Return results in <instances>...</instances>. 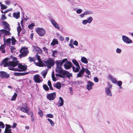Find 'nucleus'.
Here are the masks:
<instances>
[{
    "instance_id": "nucleus-2",
    "label": "nucleus",
    "mask_w": 133,
    "mask_h": 133,
    "mask_svg": "<svg viewBox=\"0 0 133 133\" xmlns=\"http://www.w3.org/2000/svg\"><path fill=\"white\" fill-rule=\"evenodd\" d=\"M67 60V59H65L62 61L59 60L56 62V63L57 64V67L56 69V72L58 74H62L63 72H64V70H63L61 66Z\"/></svg>"
},
{
    "instance_id": "nucleus-27",
    "label": "nucleus",
    "mask_w": 133,
    "mask_h": 133,
    "mask_svg": "<svg viewBox=\"0 0 133 133\" xmlns=\"http://www.w3.org/2000/svg\"><path fill=\"white\" fill-rule=\"evenodd\" d=\"M18 26L17 27V30L18 32V36H19V34L22 29L21 26H20V24L18 22Z\"/></svg>"
},
{
    "instance_id": "nucleus-41",
    "label": "nucleus",
    "mask_w": 133,
    "mask_h": 133,
    "mask_svg": "<svg viewBox=\"0 0 133 133\" xmlns=\"http://www.w3.org/2000/svg\"><path fill=\"white\" fill-rule=\"evenodd\" d=\"M38 114L41 117H42L43 116V111L41 110H39Z\"/></svg>"
},
{
    "instance_id": "nucleus-15",
    "label": "nucleus",
    "mask_w": 133,
    "mask_h": 133,
    "mask_svg": "<svg viewBox=\"0 0 133 133\" xmlns=\"http://www.w3.org/2000/svg\"><path fill=\"white\" fill-rule=\"evenodd\" d=\"M94 85V83L93 82L90 81H89L88 82L87 85V89L89 90L92 89V87Z\"/></svg>"
},
{
    "instance_id": "nucleus-7",
    "label": "nucleus",
    "mask_w": 133,
    "mask_h": 133,
    "mask_svg": "<svg viewBox=\"0 0 133 133\" xmlns=\"http://www.w3.org/2000/svg\"><path fill=\"white\" fill-rule=\"evenodd\" d=\"M36 31L40 36H43L45 34V30L42 28H37L36 29Z\"/></svg>"
},
{
    "instance_id": "nucleus-32",
    "label": "nucleus",
    "mask_w": 133,
    "mask_h": 133,
    "mask_svg": "<svg viewBox=\"0 0 133 133\" xmlns=\"http://www.w3.org/2000/svg\"><path fill=\"white\" fill-rule=\"evenodd\" d=\"M28 73V72H24L22 73H15L14 74L16 76H18L20 75H25L27 74Z\"/></svg>"
},
{
    "instance_id": "nucleus-46",
    "label": "nucleus",
    "mask_w": 133,
    "mask_h": 133,
    "mask_svg": "<svg viewBox=\"0 0 133 133\" xmlns=\"http://www.w3.org/2000/svg\"><path fill=\"white\" fill-rule=\"evenodd\" d=\"M116 51L117 53L120 54L122 52V50L119 48H117L116 49Z\"/></svg>"
},
{
    "instance_id": "nucleus-64",
    "label": "nucleus",
    "mask_w": 133,
    "mask_h": 133,
    "mask_svg": "<svg viewBox=\"0 0 133 133\" xmlns=\"http://www.w3.org/2000/svg\"><path fill=\"white\" fill-rule=\"evenodd\" d=\"M69 46L71 48H73L74 47L72 44H69Z\"/></svg>"
},
{
    "instance_id": "nucleus-58",
    "label": "nucleus",
    "mask_w": 133,
    "mask_h": 133,
    "mask_svg": "<svg viewBox=\"0 0 133 133\" xmlns=\"http://www.w3.org/2000/svg\"><path fill=\"white\" fill-rule=\"evenodd\" d=\"M48 85L50 87L51 86V81H48Z\"/></svg>"
},
{
    "instance_id": "nucleus-42",
    "label": "nucleus",
    "mask_w": 133,
    "mask_h": 133,
    "mask_svg": "<svg viewBox=\"0 0 133 133\" xmlns=\"http://www.w3.org/2000/svg\"><path fill=\"white\" fill-rule=\"evenodd\" d=\"M43 88L44 89L48 91L49 90L48 87L46 84L43 85Z\"/></svg>"
},
{
    "instance_id": "nucleus-39",
    "label": "nucleus",
    "mask_w": 133,
    "mask_h": 133,
    "mask_svg": "<svg viewBox=\"0 0 133 133\" xmlns=\"http://www.w3.org/2000/svg\"><path fill=\"white\" fill-rule=\"evenodd\" d=\"M54 73V71H53L52 73V77L53 80L54 81H56L57 79L55 77Z\"/></svg>"
},
{
    "instance_id": "nucleus-18",
    "label": "nucleus",
    "mask_w": 133,
    "mask_h": 133,
    "mask_svg": "<svg viewBox=\"0 0 133 133\" xmlns=\"http://www.w3.org/2000/svg\"><path fill=\"white\" fill-rule=\"evenodd\" d=\"M72 63H71L68 62L66 63L64 65V68L65 69H68L71 68L72 66Z\"/></svg>"
},
{
    "instance_id": "nucleus-54",
    "label": "nucleus",
    "mask_w": 133,
    "mask_h": 133,
    "mask_svg": "<svg viewBox=\"0 0 133 133\" xmlns=\"http://www.w3.org/2000/svg\"><path fill=\"white\" fill-rule=\"evenodd\" d=\"M46 116L50 118H53L54 117L53 115L50 114H47Z\"/></svg>"
},
{
    "instance_id": "nucleus-59",
    "label": "nucleus",
    "mask_w": 133,
    "mask_h": 133,
    "mask_svg": "<svg viewBox=\"0 0 133 133\" xmlns=\"http://www.w3.org/2000/svg\"><path fill=\"white\" fill-rule=\"evenodd\" d=\"M108 87H107L108 88H109V89H110L112 88V86L110 84H108Z\"/></svg>"
},
{
    "instance_id": "nucleus-53",
    "label": "nucleus",
    "mask_w": 133,
    "mask_h": 133,
    "mask_svg": "<svg viewBox=\"0 0 133 133\" xmlns=\"http://www.w3.org/2000/svg\"><path fill=\"white\" fill-rule=\"evenodd\" d=\"M57 51H53V53L52 54V56L54 57H55L56 56L55 55L57 54Z\"/></svg>"
},
{
    "instance_id": "nucleus-63",
    "label": "nucleus",
    "mask_w": 133,
    "mask_h": 133,
    "mask_svg": "<svg viewBox=\"0 0 133 133\" xmlns=\"http://www.w3.org/2000/svg\"><path fill=\"white\" fill-rule=\"evenodd\" d=\"M9 11L8 10H7L6 11H1V12L3 13H7L8 11Z\"/></svg>"
},
{
    "instance_id": "nucleus-11",
    "label": "nucleus",
    "mask_w": 133,
    "mask_h": 133,
    "mask_svg": "<svg viewBox=\"0 0 133 133\" xmlns=\"http://www.w3.org/2000/svg\"><path fill=\"white\" fill-rule=\"evenodd\" d=\"M93 20V18L90 16L87 18V19L83 20L82 21V23L84 25H86L87 24H90Z\"/></svg>"
},
{
    "instance_id": "nucleus-43",
    "label": "nucleus",
    "mask_w": 133,
    "mask_h": 133,
    "mask_svg": "<svg viewBox=\"0 0 133 133\" xmlns=\"http://www.w3.org/2000/svg\"><path fill=\"white\" fill-rule=\"evenodd\" d=\"M5 127L4 124L2 122H0V128H4Z\"/></svg>"
},
{
    "instance_id": "nucleus-19",
    "label": "nucleus",
    "mask_w": 133,
    "mask_h": 133,
    "mask_svg": "<svg viewBox=\"0 0 133 133\" xmlns=\"http://www.w3.org/2000/svg\"><path fill=\"white\" fill-rule=\"evenodd\" d=\"M105 91L106 94L108 96L111 97L112 95L111 91L109 88L106 87L105 89Z\"/></svg>"
},
{
    "instance_id": "nucleus-37",
    "label": "nucleus",
    "mask_w": 133,
    "mask_h": 133,
    "mask_svg": "<svg viewBox=\"0 0 133 133\" xmlns=\"http://www.w3.org/2000/svg\"><path fill=\"white\" fill-rule=\"evenodd\" d=\"M48 121L50 122L51 126H53L54 125V123L49 118L48 119Z\"/></svg>"
},
{
    "instance_id": "nucleus-22",
    "label": "nucleus",
    "mask_w": 133,
    "mask_h": 133,
    "mask_svg": "<svg viewBox=\"0 0 133 133\" xmlns=\"http://www.w3.org/2000/svg\"><path fill=\"white\" fill-rule=\"evenodd\" d=\"M36 57L37 60L38 61V62L40 64V65H41V66H43V65H44V66H45V64H43L42 61H41V59H40V56L38 55L37 53V54H36Z\"/></svg>"
},
{
    "instance_id": "nucleus-31",
    "label": "nucleus",
    "mask_w": 133,
    "mask_h": 133,
    "mask_svg": "<svg viewBox=\"0 0 133 133\" xmlns=\"http://www.w3.org/2000/svg\"><path fill=\"white\" fill-rule=\"evenodd\" d=\"M72 63L76 66H79L78 62L75 59H73L72 60Z\"/></svg>"
},
{
    "instance_id": "nucleus-62",
    "label": "nucleus",
    "mask_w": 133,
    "mask_h": 133,
    "mask_svg": "<svg viewBox=\"0 0 133 133\" xmlns=\"http://www.w3.org/2000/svg\"><path fill=\"white\" fill-rule=\"evenodd\" d=\"M5 3L8 5H9L10 3V2L9 1H5Z\"/></svg>"
},
{
    "instance_id": "nucleus-5",
    "label": "nucleus",
    "mask_w": 133,
    "mask_h": 133,
    "mask_svg": "<svg viewBox=\"0 0 133 133\" xmlns=\"http://www.w3.org/2000/svg\"><path fill=\"white\" fill-rule=\"evenodd\" d=\"M20 52L21 54L19 55V57L20 58H22L26 56L29 52V51L27 48L23 47L20 50Z\"/></svg>"
},
{
    "instance_id": "nucleus-47",
    "label": "nucleus",
    "mask_w": 133,
    "mask_h": 133,
    "mask_svg": "<svg viewBox=\"0 0 133 133\" xmlns=\"http://www.w3.org/2000/svg\"><path fill=\"white\" fill-rule=\"evenodd\" d=\"M57 35H58L57 36L58 37L60 40L62 41H63L64 40L63 37L62 36H59L58 34H57Z\"/></svg>"
},
{
    "instance_id": "nucleus-49",
    "label": "nucleus",
    "mask_w": 133,
    "mask_h": 133,
    "mask_svg": "<svg viewBox=\"0 0 133 133\" xmlns=\"http://www.w3.org/2000/svg\"><path fill=\"white\" fill-rule=\"evenodd\" d=\"M15 48L14 46H12L10 50L11 51V52L12 53H13L15 51Z\"/></svg>"
},
{
    "instance_id": "nucleus-40",
    "label": "nucleus",
    "mask_w": 133,
    "mask_h": 133,
    "mask_svg": "<svg viewBox=\"0 0 133 133\" xmlns=\"http://www.w3.org/2000/svg\"><path fill=\"white\" fill-rule=\"evenodd\" d=\"M31 112V121L32 122H34V114L32 112Z\"/></svg>"
},
{
    "instance_id": "nucleus-1",
    "label": "nucleus",
    "mask_w": 133,
    "mask_h": 133,
    "mask_svg": "<svg viewBox=\"0 0 133 133\" xmlns=\"http://www.w3.org/2000/svg\"><path fill=\"white\" fill-rule=\"evenodd\" d=\"M17 59L16 57H14L13 58L14 61L8 62V61L9 59L6 58L2 61V64H1V65L3 64L4 67L8 66L9 67V69L11 70L18 71H25L27 69L26 66L20 64H18V67L20 69L14 68L18 65L19 62L18 61H17Z\"/></svg>"
},
{
    "instance_id": "nucleus-10",
    "label": "nucleus",
    "mask_w": 133,
    "mask_h": 133,
    "mask_svg": "<svg viewBox=\"0 0 133 133\" xmlns=\"http://www.w3.org/2000/svg\"><path fill=\"white\" fill-rule=\"evenodd\" d=\"M34 79L35 82L37 83H40L42 82L43 79L39 75L37 74L35 75L34 77Z\"/></svg>"
},
{
    "instance_id": "nucleus-25",
    "label": "nucleus",
    "mask_w": 133,
    "mask_h": 133,
    "mask_svg": "<svg viewBox=\"0 0 133 133\" xmlns=\"http://www.w3.org/2000/svg\"><path fill=\"white\" fill-rule=\"evenodd\" d=\"M5 46V44H4L1 45L0 47V51L3 53H5V50L4 49Z\"/></svg>"
},
{
    "instance_id": "nucleus-29",
    "label": "nucleus",
    "mask_w": 133,
    "mask_h": 133,
    "mask_svg": "<svg viewBox=\"0 0 133 133\" xmlns=\"http://www.w3.org/2000/svg\"><path fill=\"white\" fill-rule=\"evenodd\" d=\"M54 86L58 89H60L61 87V83L59 82H58L54 84Z\"/></svg>"
},
{
    "instance_id": "nucleus-20",
    "label": "nucleus",
    "mask_w": 133,
    "mask_h": 133,
    "mask_svg": "<svg viewBox=\"0 0 133 133\" xmlns=\"http://www.w3.org/2000/svg\"><path fill=\"white\" fill-rule=\"evenodd\" d=\"M64 100L61 97H59V100L57 103L58 106L61 107L62 106L63 104Z\"/></svg>"
},
{
    "instance_id": "nucleus-33",
    "label": "nucleus",
    "mask_w": 133,
    "mask_h": 133,
    "mask_svg": "<svg viewBox=\"0 0 133 133\" xmlns=\"http://www.w3.org/2000/svg\"><path fill=\"white\" fill-rule=\"evenodd\" d=\"M17 96V95L16 93H14V94L13 96L12 97L11 99V101H13L15 100Z\"/></svg>"
},
{
    "instance_id": "nucleus-8",
    "label": "nucleus",
    "mask_w": 133,
    "mask_h": 133,
    "mask_svg": "<svg viewBox=\"0 0 133 133\" xmlns=\"http://www.w3.org/2000/svg\"><path fill=\"white\" fill-rule=\"evenodd\" d=\"M122 38L123 41L127 44H129L132 43L131 39L126 36L122 35Z\"/></svg>"
},
{
    "instance_id": "nucleus-21",
    "label": "nucleus",
    "mask_w": 133,
    "mask_h": 133,
    "mask_svg": "<svg viewBox=\"0 0 133 133\" xmlns=\"http://www.w3.org/2000/svg\"><path fill=\"white\" fill-rule=\"evenodd\" d=\"M13 17L15 18L18 19L20 17V13L19 11L15 12L13 14Z\"/></svg>"
},
{
    "instance_id": "nucleus-12",
    "label": "nucleus",
    "mask_w": 133,
    "mask_h": 133,
    "mask_svg": "<svg viewBox=\"0 0 133 133\" xmlns=\"http://www.w3.org/2000/svg\"><path fill=\"white\" fill-rule=\"evenodd\" d=\"M56 97V94L55 92L51 93L48 95L47 96L48 99L50 101L53 100Z\"/></svg>"
},
{
    "instance_id": "nucleus-4",
    "label": "nucleus",
    "mask_w": 133,
    "mask_h": 133,
    "mask_svg": "<svg viewBox=\"0 0 133 133\" xmlns=\"http://www.w3.org/2000/svg\"><path fill=\"white\" fill-rule=\"evenodd\" d=\"M56 76H59L60 77L62 78H65L66 77L68 78L69 79H70V77H72V74L71 73H70L68 71L65 70L64 72H63L62 74H55Z\"/></svg>"
},
{
    "instance_id": "nucleus-36",
    "label": "nucleus",
    "mask_w": 133,
    "mask_h": 133,
    "mask_svg": "<svg viewBox=\"0 0 133 133\" xmlns=\"http://www.w3.org/2000/svg\"><path fill=\"white\" fill-rule=\"evenodd\" d=\"M47 73V71L45 70L42 72L41 74L43 76L44 78H45V77Z\"/></svg>"
},
{
    "instance_id": "nucleus-38",
    "label": "nucleus",
    "mask_w": 133,
    "mask_h": 133,
    "mask_svg": "<svg viewBox=\"0 0 133 133\" xmlns=\"http://www.w3.org/2000/svg\"><path fill=\"white\" fill-rule=\"evenodd\" d=\"M12 44V45H15V43L16 42V41L15 39L13 37H12L11 38Z\"/></svg>"
},
{
    "instance_id": "nucleus-48",
    "label": "nucleus",
    "mask_w": 133,
    "mask_h": 133,
    "mask_svg": "<svg viewBox=\"0 0 133 133\" xmlns=\"http://www.w3.org/2000/svg\"><path fill=\"white\" fill-rule=\"evenodd\" d=\"M36 50H37L40 54L42 53V50L39 47H37L36 48Z\"/></svg>"
},
{
    "instance_id": "nucleus-61",
    "label": "nucleus",
    "mask_w": 133,
    "mask_h": 133,
    "mask_svg": "<svg viewBox=\"0 0 133 133\" xmlns=\"http://www.w3.org/2000/svg\"><path fill=\"white\" fill-rule=\"evenodd\" d=\"M17 126V124L16 123H13V126H12L13 128H15Z\"/></svg>"
},
{
    "instance_id": "nucleus-45",
    "label": "nucleus",
    "mask_w": 133,
    "mask_h": 133,
    "mask_svg": "<svg viewBox=\"0 0 133 133\" xmlns=\"http://www.w3.org/2000/svg\"><path fill=\"white\" fill-rule=\"evenodd\" d=\"M35 25V24L34 23H31L30 24L28 25V27L30 29H32V27L34 26Z\"/></svg>"
},
{
    "instance_id": "nucleus-35",
    "label": "nucleus",
    "mask_w": 133,
    "mask_h": 133,
    "mask_svg": "<svg viewBox=\"0 0 133 133\" xmlns=\"http://www.w3.org/2000/svg\"><path fill=\"white\" fill-rule=\"evenodd\" d=\"M1 6V10H4V9H6L7 8V7L5 5H4L2 4L1 3L0 4Z\"/></svg>"
},
{
    "instance_id": "nucleus-28",
    "label": "nucleus",
    "mask_w": 133,
    "mask_h": 133,
    "mask_svg": "<svg viewBox=\"0 0 133 133\" xmlns=\"http://www.w3.org/2000/svg\"><path fill=\"white\" fill-rule=\"evenodd\" d=\"M77 68L75 67L74 66L72 67L73 70L75 72H78L80 69V66H76Z\"/></svg>"
},
{
    "instance_id": "nucleus-17",
    "label": "nucleus",
    "mask_w": 133,
    "mask_h": 133,
    "mask_svg": "<svg viewBox=\"0 0 133 133\" xmlns=\"http://www.w3.org/2000/svg\"><path fill=\"white\" fill-rule=\"evenodd\" d=\"M85 72V68L82 67V69L79 72V73L77 74V77H81L83 76L84 73Z\"/></svg>"
},
{
    "instance_id": "nucleus-44",
    "label": "nucleus",
    "mask_w": 133,
    "mask_h": 133,
    "mask_svg": "<svg viewBox=\"0 0 133 133\" xmlns=\"http://www.w3.org/2000/svg\"><path fill=\"white\" fill-rule=\"evenodd\" d=\"M85 71L86 74L88 75H90V71L88 70L87 68H86L85 69Z\"/></svg>"
},
{
    "instance_id": "nucleus-60",
    "label": "nucleus",
    "mask_w": 133,
    "mask_h": 133,
    "mask_svg": "<svg viewBox=\"0 0 133 133\" xmlns=\"http://www.w3.org/2000/svg\"><path fill=\"white\" fill-rule=\"evenodd\" d=\"M85 15L84 13H83L82 14H81V15H80L79 16L81 18H83L84 16H85Z\"/></svg>"
},
{
    "instance_id": "nucleus-9",
    "label": "nucleus",
    "mask_w": 133,
    "mask_h": 133,
    "mask_svg": "<svg viewBox=\"0 0 133 133\" xmlns=\"http://www.w3.org/2000/svg\"><path fill=\"white\" fill-rule=\"evenodd\" d=\"M44 62L49 68H50L51 67L53 66L55 64V62L54 61L51 59L48 60Z\"/></svg>"
},
{
    "instance_id": "nucleus-56",
    "label": "nucleus",
    "mask_w": 133,
    "mask_h": 133,
    "mask_svg": "<svg viewBox=\"0 0 133 133\" xmlns=\"http://www.w3.org/2000/svg\"><path fill=\"white\" fill-rule=\"evenodd\" d=\"M94 81L96 82H98V79L97 77H95L94 78Z\"/></svg>"
},
{
    "instance_id": "nucleus-16",
    "label": "nucleus",
    "mask_w": 133,
    "mask_h": 133,
    "mask_svg": "<svg viewBox=\"0 0 133 133\" xmlns=\"http://www.w3.org/2000/svg\"><path fill=\"white\" fill-rule=\"evenodd\" d=\"M6 127L4 133H12L11 131V130L10 129L11 127L10 125L8 124H6Z\"/></svg>"
},
{
    "instance_id": "nucleus-6",
    "label": "nucleus",
    "mask_w": 133,
    "mask_h": 133,
    "mask_svg": "<svg viewBox=\"0 0 133 133\" xmlns=\"http://www.w3.org/2000/svg\"><path fill=\"white\" fill-rule=\"evenodd\" d=\"M22 106L19 108L20 110L22 112L24 113H26L28 114L29 115L28 111L30 109L28 107L27 104L26 103H22Z\"/></svg>"
},
{
    "instance_id": "nucleus-14",
    "label": "nucleus",
    "mask_w": 133,
    "mask_h": 133,
    "mask_svg": "<svg viewBox=\"0 0 133 133\" xmlns=\"http://www.w3.org/2000/svg\"><path fill=\"white\" fill-rule=\"evenodd\" d=\"M51 22L54 26L56 29L58 30H60V28L59 26V24L57 23L54 20L51 19Z\"/></svg>"
},
{
    "instance_id": "nucleus-57",
    "label": "nucleus",
    "mask_w": 133,
    "mask_h": 133,
    "mask_svg": "<svg viewBox=\"0 0 133 133\" xmlns=\"http://www.w3.org/2000/svg\"><path fill=\"white\" fill-rule=\"evenodd\" d=\"M73 44L76 46H77L78 45V42L76 41H75L73 42Z\"/></svg>"
},
{
    "instance_id": "nucleus-24",
    "label": "nucleus",
    "mask_w": 133,
    "mask_h": 133,
    "mask_svg": "<svg viewBox=\"0 0 133 133\" xmlns=\"http://www.w3.org/2000/svg\"><path fill=\"white\" fill-rule=\"evenodd\" d=\"M4 43L8 45H9L10 44L11 39L10 38L8 39L5 41V36H4Z\"/></svg>"
},
{
    "instance_id": "nucleus-30",
    "label": "nucleus",
    "mask_w": 133,
    "mask_h": 133,
    "mask_svg": "<svg viewBox=\"0 0 133 133\" xmlns=\"http://www.w3.org/2000/svg\"><path fill=\"white\" fill-rule=\"evenodd\" d=\"M58 41L57 39H54L52 40V42L51 43V44L52 45H54L56 44H58Z\"/></svg>"
},
{
    "instance_id": "nucleus-23",
    "label": "nucleus",
    "mask_w": 133,
    "mask_h": 133,
    "mask_svg": "<svg viewBox=\"0 0 133 133\" xmlns=\"http://www.w3.org/2000/svg\"><path fill=\"white\" fill-rule=\"evenodd\" d=\"M108 79L111 80L114 83H116L117 80L115 78H113L111 76H110L108 77Z\"/></svg>"
},
{
    "instance_id": "nucleus-55",
    "label": "nucleus",
    "mask_w": 133,
    "mask_h": 133,
    "mask_svg": "<svg viewBox=\"0 0 133 133\" xmlns=\"http://www.w3.org/2000/svg\"><path fill=\"white\" fill-rule=\"evenodd\" d=\"M1 19L2 20H5L6 19V17L5 16V15L2 14Z\"/></svg>"
},
{
    "instance_id": "nucleus-13",
    "label": "nucleus",
    "mask_w": 133,
    "mask_h": 133,
    "mask_svg": "<svg viewBox=\"0 0 133 133\" xmlns=\"http://www.w3.org/2000/svg\"><path fill=\"white\" fill-rule=\"evenodd\" d=\"M9 75L6 72L4 71L0 72V77L2 78H8Z\"/></svg>"
},
{
    "instance_id": "nucleus-52",
    "label": "nucleus",
    "mask_w": 133,
    "mask_h": 133,
    "mask_svg": "<svg viewBox=\"0 0 133 133\" xmlns=\"http://www.w3.org/2000/svg\"><path fill=\"white\" fill-rule=\"evenodd\" d=\"M76 12L78 14L81 13L82 12V10L81 9H79L76 10Z\"/></svg>"
},
{
    "instance_id": "nucleus-51",
    "label": "nucleus",
    "mask_w": 133,
    "mask_h": 133,
    "mask_svg": "<svg viewBox=\"0 0 133 133\" xmlns=\"http://www.w3.org/2000/svg\"><path fill=\"white\" fill-rule=\"evenodd\" d=\"M122 84V82L121 81H118L117 82V85L118 86H121Z\"/></svg>"
},
{
    "instance_id": "nucleus-3",
    "label": "nucleus",
    "mask_w": 133,
    "mask_h": 133,
    "mask_svg": "<svg viewBox=\"0 0 133 133\" xmlns=\"http://www.w3.org/2000/svg\"><path fill=\"white\" fill-rule=\"evenodd\" d=\"M2 23L5 27V30L2 29L0 30L1 33L4 35H8L10 33H9L10 29H9V25L5 21H3Z\"/></svg>"
},
{
    "instance_id": "nucleus-34",
    "label": "nucleus",
    "mask_w": 133,
    "mask_h": 133,
    "mask_svg": "<svg viewBox=\"0 0 133 133\" xmlns=\"http://www.w3.org/2000/svg\"><path fill=\"white\" fill-rule=\"evenodd\" d=\"M84 13L85 15H87L92 14V12L91 11H85Z\"/></svg>"
},
{
    "instance_id": "nucleus-26",
    "label": "nucleus",
    "mask_w": 133,
    "mask_h": 133,
    "mask_svg": "<svg viewBox=\"0 0 133 133\" xmlns=\"http://www.w3.org/2000/svg\"><path fill=\"white\" fill-rule=\"evenodd\" d=\"M81 60V62L85 64H87L88 63V61L87 59L84 57H82Z\"/></svg>"
},
{
    "instance_id": "nucleus-50",
    "label": "nucleus",
    "mask_w": 133,
    "mask_h": 133,
    "mask_svg": "<svg viewBox=\"0 0 133 133\" xmlns=\"http://www.w3.org/2000/svg\"><path fill=\"white\" fill-rule=\"evenodd\" d=\"M29 61L30 62L34 61L35 58H32L31 57H29L28 58Z\"/></svg>"
}]
</instances>
